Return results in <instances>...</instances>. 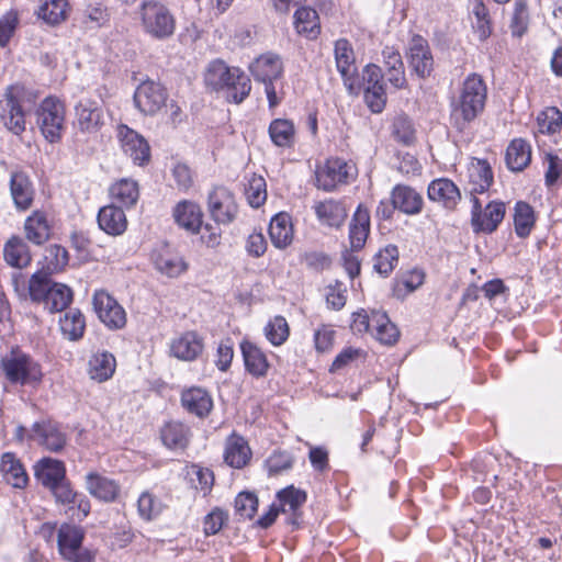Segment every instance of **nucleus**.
I'll list each match as a JSON object with an SVG mask.
<instances>
[{"label": "nucleus", "mask_w": 562, "mask_h": 562, "mask_svg": "<svg viewBox=\"0 0 562 562\" xmlns=\"http://www.w3.org/2000/svg\"><path fill=\"white\" fill-rule=\"evenodd\" d=\"M30 438L50 452L61 451L67 443V435L61 426L53 420L35 422Z\"/></svg>", "instance_id": "obj_12"}, {"label": "nucleus", "mask_w": 562, "mask_h": 562, "mask_svg": "<svg viewBox=\"0 0 562 562\" xmlns=\"http://www.w3.org/2000/svg\"><path fill=\"white\" fill-rule=\"evenodd\" d=\"M265 335L273 346L282 345L289 337L286 319L282 316H276L266 325Z\"/></svg>", "instance_id": "obj_55"}, {"label": "nucleus", "mask_w": 562, "mask_h": 562, "mask_svg": "<svg viewBox=\"0 0 562 562\" xmlns=\"http://www.w3.org/2000/svg\"><path fill=\"white\" fill-rule=\"evenodd\" d=\"M4 260L13 268L23 269L31 263L32 257L26 243L18 236L11 237L3 248Z\"/></svg>", "instance_id": "obj_35"}, {"label": "nucleus", "mask_w": 562, "mask_h": 562, "mask_svg": "<svg viewBox=\"0 0 562 562\" xmlns=\"http://www.w3.org/2000/svg\"><path fill=\"white\" fill-rule=\"evenodd\" d=\"M191 482L194 484V487L200 490L205 496L212 490L214 484V474L207 468L193 465L191 472Z\"/></svg>", "instance_id": "obj_61"}, {"label": "nucleus", "mask_w": 562, "mask_h": 562, "mask_svg": "<svg viewBox=\"0 0 562 562\" xmlns=\"http://www.w3.org/2000/svg\"><path fill=\"white\" fill-rule=\"evenodd\" d=\"M0 470L4 480L16 488H23L27 484V474L15 454L5 452L2 454Z\"/></svg>", "instance_id": "obj_34"}, {"label": "nucleus", "mask_w": 562, "mask_h": 562, "mask_svg": "<svg viewBox=\"0 0 562 562\" xmlns=\"http://www.w3.org/2000/svg\"><path fill=\"white\" fill-rule=\"evenodd\" d=\"M85 486L91 496L105 503L114 502L121 491L116 481L97 472L86 475Z\"/></svg>", "instance_id": "obj_23"}, {"label": "nucleus", "mask_w": 562, "mask_h": 562, "mask_svg": "<svg viewBox=\"0 0 562 562\" xmlns=\"http://www.w3.org/2000/svg\"><path fill=\"white\" fill-rule=\"evenodd\" d=\"M37 15L49 25L63 23L68 15L67 0H45L38 8Z\"/></svg>", "instance_id": "obj_48"}, {"label": "nucleus", "mask_w": 562, "mask_h": 562, "mask_svg": "<svg viewBox=\"0 0 562 562\" xmlns=\"http://www.w3.org/2000/svg\"><path fill=\"white\" fill-rule=\"evenodd\" d=\"M116 360L109 351L94 352L88 363V374L97 382H104L112 378L115 372Z\"/></svg>", "instance_id": "obj_32"}, {"label": "nucleus", "mask_w": 562, "mask_h": 562, "mask_svg": "<svg viewBox=\"0 0 562 562\" xmlns=\"http://www.w3.org/2000/svg\"><path fill=\"white\" fill-rule=\"evenodd\" d=\"M369 233L370 213L359 205L349 226V241L352 251H358L364 247Z\"/></svg>", "instance_id": "obj_31"}, {"label": "nucleus", "mask_w": 562, "mask_h": 562, "mask_svg": "<svg viewBox=\"0 0 562 562\" xmlns=\"http://www.w3.org/2000/svg\"><path fill=\"white\" fill-rule=\"evenodd\" d=\"M392 134L397 142L407 146L412 145L416 139L414 124L406 115H398L394 119Z\"/></svg>", "instance_id": "obj_52"}, {"label": "nucleus", "mask_w": 562, "mask_h": 562, "mask_svg": "<svg viewBox=\"0 0 562 562\" xmlns=\"http://www.w3.org/2000/svg\"><path fill=\"white\" fill-rule=\"evenodd\" d=\"M98 225L108 235H122L127 228L126 215L121 206L105 205L98 213Z\"/></svg>", "instance_id": "obj_28"}, {"label": "nucleus", "mask_w": 562, "mask_h": 562, "mask_svg": "<svg viewBox=\"0 0 562 562\" xmlns=\"http://www.w3.org/2000/svg\"><path fill=\"white\" fill-rule=\"evenodd\" d=\"M142 24L145 32L157 40L170 37L176 29V21L169 9L156 1L143 4Z\"/></svg>", "instance_id": "obj_5"}, {"label": "nucleus", "mask_w": 562, "mask_h": 562, "mask_svg": "<svg viewBox=\"0 0 562 562\" xmlns=\"http://www.w3.org/2000/svg\"><path fill=\"white\" fill-rule=\"evenodd\" d=\"M350 167L341 159H328L316 170V187L324 191H333L338 184L346 183Z\"/></svg>", "instance_id": "obj_17"}, {"label": "nucleus", "mask_w": 562, "mask_h": 562, "mask_svg": "<svg viewBox=\"0 0 562 562\" xmlns=\"http://www.w3.org/2000/svg\"><path fill=\"white\" fill-rule=\"evenodd\" d=\"M207 210L211 217L222 225L233 223L238 214L235 195L225 187H215L209 193Z\"/></svg>", "instance_id": "obj_9"}, {"label": "nucleus", "mask_w": 562, "mask_h": 562, "mask_svg": "<svg viewBox=\"0 0 562 562\" xmlns=\"http://www.w3.org/2000/svg\"><path fill=\"white\" fill-rule=\"evenodd\" d=\"M266 180L261 176L252 175L246 187L245 194L252 207L261 206L267 200Z\"/></svg>", "instance_id": "obj_54"}, {"label": "nucleus", "mask_w": 562, "mask_h": 562, "mask_svg": "<svg viewBox=\"0 0 562 562\" xmlns=\"http://www.w3.org/2000/svg\"><path fill=\"white\" fill-rule=\"evenodd\" d=\"M98 318L112 330L121 329L126 324V314L117 301L103 290L95 291L92 299Z\"/></svg>", "instance_id": "obj_11"}, {"label": "nucleus", "mask_w": 562, "mask_h": 562, "mask_svg": "<svg viewBox=\"0 0 562 562\" xmlns=\"http://www.w3.org/2000/svg\"><path fill=\"white\" fill-rule=\"evenodd\" d=\"M233 80H235V86L232 88L228 94H226V99L229 102L239 104L249 95L251 90V82L249 77L240 69L239 76Z\"/></svg>", "instance_id": "obj_60"}, {"label": "nucleus", "mask_w": 562, "mask_h": 562, "mask_svg": "<svg viewBox=\"0 0 562 562\" xmlns=\"http://www.w3.org/2000/svg\"><path fill=\"white\" fill-rule=\"evenodd\" d=\"M254 79L267 83L279 79L283 72V64L277 54L266 53L257 57L249 66Z\"/></svg>", "instance_id": "obj_19"}, {"label": "nucleus", "mask_w": 562, "mask_h": 562, "mask_svg": "<svg viewBox=\"0 0 562 562\" xmlns=\"http://www.w3.org/2000/svg\"><path fill=\"white\" fill-rule=\"evenodd\" d=\"M110 196L121 207H131L139 198L138 183L135 180L123 178L110 187Z\"/></svg>", "instance_id": "obj_37"}, {"label": "nucleus", "mask_w": 562, "mask_h": 562, "mask_svg": "<svg viewBox=\"0 0 562 562\" xmlns=\"http://www.w3.org/2000/svg\"><path fill=\"white\" fill-rule=\"evenodd\" d=\"M240 350L246 371L255 378H262L267 374L269 362L266 353L255 344L244 340Z\"/></svg>", "instance_id": "obj_30"}, {"label": "nucleus", "mask_w": 562, "mask_h": 562, "mask_svg": "<svg viewBox=\"0 0 562 562\" xmlns=\"http://www.w3.org/2000/svg\"><path fill=\"white\" fill-rule=\"evenodd\" d=\"M537 123L542 134H553L562 125V113L557 108H547L538 114Z\"/></svg>", "instance_id": "obj_56"}, {"label": "nucleus", "mask_w": 562, "mask_h": 562, "mask_svg": "<svg viewBox=\"0 0 562 562\" xmlns=\"http://www.w3.org/2000/svg\"><path fill=\"white\" fill-rule=\"evenodd\" d=\"M398 261V249L394 245H387L380 250L373 258V269L382 278H386L393 271Z\"/></svg>", "instance_id": "obj_51"}, {"label": "nucleus", "mask_w": 562, "mask_h": 562, "mask_svg": "<svg viewBox=\"0 0 562 562\" xmlns=\"http://www.w3.org/2000/svg\"><path fill=\"white\" fill-rule=\"evenodd\" d=\"M183 408L200 418L210 414L213 407L211 395L201 387H190L181 393Z\"/></svg>", "instance_id": "obj_29"}, {"label": "nucleus", "mask_w": 562, "mask_h": 562, "mask_svg": "<svg viewBox=\"0 0 562 562\" xmlns=\"http://www.w3.org/2000/svg\"><path fill=\"white\" fill-rule=\"evenodd\" d=\"M204 350V339L195 330H188L170 342V355L181 361H194Z\"/></svg>", "instance_id": "obj_16"}, {"label": "nucleus", "mask_w": 562, "mask_h": 562, "mask_svg": "<svg viewBox=\"0 0 562 562\" xmlns=\"http://www.w3.org/2000/svg\"><path fill=\"white\" fill-rule=\"evenodd\" d=\"M65 513L71 518L82 521L91 510L89 498L81 492L76 491V495L70 497L69 503H65Z\"/></svg>", "instance_id": "obj_53"}, {"label": "nucleus", "mask_w": 562, "mask_h": 562, "mask_svg": "<svg viewBox=\"0 0 562 562\" xmlns=\"http://www.w3.org/2000/svg\"><path fill=\"white\" fill-rule=\"evenodd\" d=\"M37 125L49 143H56L61 138L65 125V106L54 98H46L36 111Z\"/></svg>", "instance_id": "obj_7"}, {"label": "nucleus", "mask_w": 562, "mask_h": 562, "mask_svg": "<svg viewBox=\"0 0 562 562\" xmlns=\"http://www.w3.org/2000/svg\"><path fill=\"white\" fill-rule=\"evenodd\" d=\"M177 224L184 229L196 233L202 225V212L198 204L191 201H182L173 210Z\"/></svg>", "instance_id": "obj_33"}, {"label": "nucleus", "mask_w": 562, "mask_h": 562, "mask_svg": "<svg viewBox=\"0 0 562 562\" xmlns=\"http://www.w3.org/2000/svg\"><path fill=\"white\" fill-rule=\"evenodd\" d=\"M0 369L7 380L14 384L38 383L43 376L40 364L18 348L1 359Z\"/></svg>", "instance_id": "obj_4"}, {"label": "nucleus", "mask_w": 562, "mask_h": 562, "mask_svg": "<svg viewBox=\"0 0 562 562\" xmlns=\"http://www.w3.org/2000/svg\"><path fill=\"white\" fill-rule=\"evenodd\" d=\"M251 451L247 441L237 435H232L226 445L224 458L227 464L241 469L250 460Z\"/></svg>", "instance_id": "obj_38"}, {"label": "nucleus", "mask_w": 562, "mask_h": 562, "mask_svg": "<svg viewBox=\"0 0 562 562\" xmlns=\"http://www.w3.org/2000/svg\"><path fill=\"white\" fill-rule=\"evenodd\" d=\"M471 223L474 232L491 234L497 229L505 216L506 207L501 201L490 202L484 210L479 198L471 199Z\"/></svg>", "instance_id": "obj_8"}, {"label": "nucleus", "mask_w": 562, "mask_h": 562, "mask_svg": "<svg viewBox=\"0 0 562 562\" xmlns=\"http://www.w3.org/2000/svg\"><path fill=\"white\" fill-rule=\"evenodd\" d=\"M83 539L85 531L81 527L63 524L57 533L60 555L69 562H92L94 553L82 547Z\"/></svg>", "instance_id": "obj_6"}, {"label": "nucleus", "mask_w": 562, "mask_h": 562, "mask_svg": "<svg viewBox=\"0 0 562 562\" xmlns=\"http://www.w3.org/2000/svg\"><path fill=\"white\" fill-rule=\"evenodd\" d=\"M117 138L123 153L135 165L144 166L149 161L150 147L147 140L137 132L126 125H120L117 127Z\"/></svg>", "instance_id": "obj_13"}, {"label": "nucleus", "mask_w": 562, "mask_h": 562, "mask_svg": "<svg viewBox=\"0 0 562 562\" xmlns=\"http://www.w3.org/2000/svg\"><path fill=\"white\" fill-rule=\"evenodd\" d=\"M76 123L85 133H94L103 124V113L100 104L91 99H83L75 108Z\"/></svg>", "instance_id": "obj_20"}, {"label": "nucleus", "mask_w": 562, "mask_h": 562, "mask_svg": "<svg viewBox=\"0 0 562 562\" xmlns=\"http://www.w3.org/2000/svg\"><path fill=\"white\" fill-rule=\"evenodd\" d=\"M239 76V68L228 67L222 60H214L210 64L205 74V82L215 90H223V85L227 80H233Z\"/></svg>", "instance_id": "obj_43"}, {"label": "nucleus", "mask_w": 562, "mask_h": 562, "mask_svg": "<svg viewBox=\"0 0 562 562\" xmlns=\"http://www.w3.org/2000/svg\"><path fill=\"white\" fill-rule=\"evenodd\" d=\"M257 496L249 492H241L235 498V509L243 518H252L257 512Z\"/></svg>", "instance_id": "obj_62"}, {"label": "nucleus", "mask_w": 562, "mask_h": 562, "mask_svg": "<svg viewBox=\"0 0 562 562\" xmlns=\"http://www.w3.org/2000/svg\"><path fill=\"white\" fill-rule=\"evenodd\" d=\"M109 20L108 10L101 4L89 5L83 13L82 22L89 27H100Z\"/></svg>", "instance_id": "obj_64"}, {"label": "nucleus", "mask_w": 562, "mask_h": 562, "mask_svg": "<svg viewBox=\"0 0 562 562\" xmlns=\"http://www.w3.org/2000/svg\"><path fill=\"white\" fill-rule=\"evenodd\" d=\"M155 267L168 278H178L187 270V263L179 257L165 252L154 259Z\"/></svg>", "instance_id": "obj_50"}, {"label": "nucleus", "mask_w": 562, "mask_h": 562, "mask_svg": "<svg viewBox=\"0 0 562 562\" xmlns=\"http://www.w3.org/2000/svg\"><path fill=\"white\" fill-rule=\"evenodd\" d=\"M271 142L278 147H292L295 143L296 131L292 121L274 119L268 128Z\"/></svg>", "instance_id": "obj_42"}, {"label": "nucleus", "mask_w": 562, "mask_h": 562, "mask_svg": "<svg viewBox=\"0 0 562 562\" xmlns=\"http://www.w3.org/2000/svg\"><path fill=\"white\" fill-rule=\"evenodd\" d=\"M278 498L283 506V512H295L305 503L306 493L295 488L294 486H289L278 493Z\"/></svg>", "instance_id": "obj_58"}, {"label": "nucleus", "mask_w": 562, "mask_h": 562, "mask_svg": "<svg viewBox=\"0 0 562 562\" xmlns=\"http://www.w3.org/2000/svg\"><path fill=\"white\" fill-rule=\"evenodd\" d=\"M294 26L297 33L315 38L319 33V18L317 12L307 7L299 8L294 13Z\"/></svg>", "instance_id": "obj_46"}, {"label": "nucleus", "mask_w": 562, "mask_h": 562, "mask_svg": "<svg viewBox=\"0 0 562 562\" xmlns=\"http://www.w3.org/2000/svg\"><path fill=\"white\" fill-rule=\"evenodd\" d=\"M21 300L41 303L50 313L66 310L72 302V290L66 283H12Z\"/></svg>", "instance_id": "obj_2"}, {"label": "nucleus", "mask_w": 562, "mask_h": 562, "mask_svg": "<svg viewBox=\"0 0 562 562\" xmlns=\"http://www.w3.org/2000/svg\"><path fill=\"white\" fill-rule=\"evenodd\" d=\"M493 183V171L490 164L484 159L473 158L468 166L467 191L471 199L476 194L484 193Z\"/></svg>", "instance_id": "obj_18"}, {"label": "nucleus", "mask_w": 562, "mask_h": 562, "mask_svg": "<svg viewBox=\"0 0 562 562\" xmlns=\"http://www.w3.org/2000/svg\"><path fill=\"white\" fill-rule=\"evenodd\" d=\"M162 443L175 450L184 449L190 439V428L180 422H169L160 430Z\"/></svg>", "instance_id": "obj_36"}, {"label": "nucleus", "mask_w": 562, "mask_h": 562, "mask_svg": "<svg viewBox=\"0 0 562 562\" xmlns=\"http://www.w3.org/2000/svg\"><path fill=\"white\" fill-rule=\"evenodd\" d=\"M372 335L383 345H393L400 337V331L385 312L372 311Z\"/></svg>", "instance_id": "obj_41"}, {"label": "nucleus", "mask_w": 562, "mask_h": 562, "mask_svg": "<svg viewBox=\"0 0 562 562\" xmlns=\"http://www.w3.org/2000/svg\"><path fill=\"white\" fill-rule=\"evenodd\" d=\"M531 160V147L522 138H515L506 150V165L512 171L524 170Z\"/></svg>", "instance_id": "obj_40"}, {"label": "nucleus", "mask_w": 562, "mask_h": 562, "mask_svg": "<svg viewBox=\"0 0 562 562\" xmlns=\"http://www.w3.org/2000/svg\"><path fill=\"white\" fill-rule=\"evenodd\" d=\"M34 473L38 482L48 490L67 480L65 463L48 457L35 464Z\"/></svg>", "instance_id": "obj_24"}, {"label": "nucleus", "mask_w": 562, "mask_h": 562, "mask_svg": "<svg viewBox=\"0 0 562 562\" xmlns=\"http://www.w3.org/2000/svg\"><path fill=\"white\" fill-rule=\"evenodd\" d=\"M24 231L27 240L34 245H43L50 235V227L47 217L43 212L35 211L24 223Z\"/></svg>", "instance_id": "obj_39"}, {"label": "nucleus", "mask_w": 562, "mask_h": 562, "mask_svg": "<svg viewBox=\"0 0 562 562\" xmlns=\"http://www.w3.org/2000/svg\"><path fill=\"white\" fill-rule=\"evenodd\" d=\"M137 509L143 519L150 520L161 512V503L149 492H144L138 497Z\"/></svg>", "instance_id": "obj_59"}, {"label": "nucleus", "mask_w": 562, "mask_h": 562, "mask_svg": "<svg viewBox=\"0 0 562 562\" xmlns=\"http://www.w3.org/2000/svg\"><path fill=\"white\" fill-rule=\"evenodd\" d=\"M472 27L480 41L486 40L492 33L490 13L481 0H474L470 9Z\"/></svg>", "instance_id": "obj_47"}, {"label": "nucleus", "mask_w": 562, "mask_h": 562, "mask_svg": "<svg viewBox=\"0 0 562 562\" xmlns=\"http://www.w3.org/2000/svg\"><path fill=\"white\" fill-rule=\"evenodd\" d=\"M294 459L288 451H274L267 460L266 468L269 475H278L293 467Z\"/></svg>", "instance_id": "obj_57"}, {"label": "nucleus", "mask_w": 562, "mask_h": 562, "mask_svg": "<svg viewBox=\"0 0 562 562\" xmlns=\"http://www.w3.org/2000/svg\"><path fill=\"white\" fill-rule=\"evenodd\" d=\"M487 87L477 74L469 75L451 102V119L453 125L463 131L473 122L485 108Z\"/></svg>", "instance_id": "obj_1"}, {"label": "nucleus", "mask_w": 562, "mask_h": 562, "mask_svg": "<svg viewBox=\"0 0 562 562\" xmlns=\"http://www.w3.org/2000/svg\"><path fill=\"white\" fill-rule=\"evenodd\" d=\"M430 201L437 202L448 210H453L461 200L459 188L447 178L432 180L427 189Z\"/></svg>", "instance_id": "obj_25"}, {"label": "nucleus", "mask_w": 562, "mask_h": 562, "mask_svg": "<svg viewBox=\"0 0 562 562\" xmlns=\"http://www.w3.org/2000/svg\"><path fill=\"white\" fill-rule=\"evenodd\" d=\"M63 335L71 340L77 341L82 338L86 329V319L83 314L77 308H70L59 321Z\"/></svg>", "instance_id": "obj_45"}, {"label": "nucleus", "mask_w": 562, "mask_h": 562, "mask_svg": "<svg viewBox=\"0 0 562 562\" xmlns=\"http://www.w3.org/2000/svg\"><path fill=\"white\" fill-rule=\"evenodd\" d=\"M335 59L344 85L350 94H359L361 85L358 80V69L355 64V54L351 44L340 38L335 43Z\"/></svg>", "instance_id": "obj_10"}, {"label": "nucleus", "mask_w": 562, "mask_h": 562, "mask_svg": "<svg viewBox=\"0 0 562 562\" xmlns=\"http://www.w3.org/2000/svg\"><path fill=\"white\" fill-rule=\"evenodd\" d=\"M313 210L318 222L322 225L339 228L345 223L348 212L341 201L334 199H326L323 201H315Z\"/></svg>", "instance_id": "obj_22"}, {"label": "nucleus", "mask_w": 562, "mask_h": 562, "mask_svg": "<svg viewBox=\"0 0 562 562\" xmlns=\"http://www.w3.org/2000/svg\"><path fill=\"white\" fill-rule=\"evenodd\" d=\"M67 263V250L59 245H50L45 250L42 270L35 271L29 281H47L48 276L63 271Z\"/></svg>", "instance_id": "obj_27"}, {"label": "nucleus", "mask_w": 562, "mask_h": 562, "mask_svg": "<svg viewBox=\"0 0 562 562\" xmlns=\"http://www.w3.org/2000/svg\"><path fill=\"white\" fill-rule=\"evenodd\" d=\"M407 60L413 72L422 78H428L434 70V57L428 42L422 36H414L409 43Z\"/></svg>", "instance_id": "obj_15"}, {"label": "nucleus", "mask_w": 562, "mask_h": 562, "mask_svg": "<svg viewBox=\"0 0 562 562\" xmlns=\"http://www.w3.org/2000/svg\"><path fill=\"white\" fill-rule=\"evenodd\" d=\"M269 235L277 248H285L293 236L290 217L284 213L277 214L270 222Z\"/></svg>", "instance_id": "obj_44"}, {"label": "nucleus", "mask_w": 562, "mask_h": 562, "mask_svg": "<svg viewBox=\"0 0 562 562\" xmlns=\"http://www.w3.org/2000/svg\"><path fill=\"white\" fill-rule=\"evenodd\" d=\"M30 93L21 85L9 86L0 98V124L8 132L20 136L26 130L25 102Z\"/></svg>", "instance_id": "obj_3"}, {"label": "nucleus", "mask_w": 562, "mask_h": 562, "mask_svg": "<svg viewBox=\"0 0 562 562\" xmlns=\"http://www.w3.org/2000/svg\"><path fill=\"white\" fill-rule=\"evenodd\" d=\"M10 193L16 210L26 211L31 207L35 191L25 172H12L10 179Z\"/></svg>", "instance_id": "obj_26"}, {"label": "nucleus", "mask_w": 562, "mask_h": 562, "mask_svg": "<svg viewBox=\"0 0 562 562\" xmlns=\"http://www.w3.org/2000/svg\"><path fill=\"white\" fill-rule=\"evenodd\" d=\"M394 207L406 215L419 214L424 206L423 195L406 184H396L390 195Z\"/></svg>", "instance_id": "obj_21"}, {"label": "nucleus", "mask_w": 562, "mask_h": 562, "mask_svg": "<svg viewBox=\"0 0 562 562\" xmlns=\"http://www.w3.org/2000/svg\"><path fill=\"white\" fill-rule=\"evenodd\" d=\"M167 100V93L161 85L153 81H143L135 90L134 104L146 115L157 113Z\"/></svg>", "instance_id": "obj_14"}, {"label": "nucleus", "mask_w": 562, "mask_h": 562, "mask_svg": "<svg viewBox=\"0 0 562 562\" xmlns=\"http://www.w3.org/2000/svg\"><path fill=\"white\" fill-rule=\"evenodd\" d=\"M227 514L221 508L212 509L203 520V531L206 536H213L220 532L224 524L227 521Z\"/></svg>", "instance_id": "obj_63"}, {"label": "nucleus", "mask_w": 562, "mask_h": 562, "mask_svg": "<svg viewBox=\"0 0 562 562\" xmlns=\"http://www.w3.org/2000/svg\"><path fill=\"white\" fill-rule=\"evenodd\" d=\"M514 211L515 232L519 237H527L536 222L533 209L527 202L519 201Z\"/></svg>", "instance_id": "obj_49"}]
</instances>
